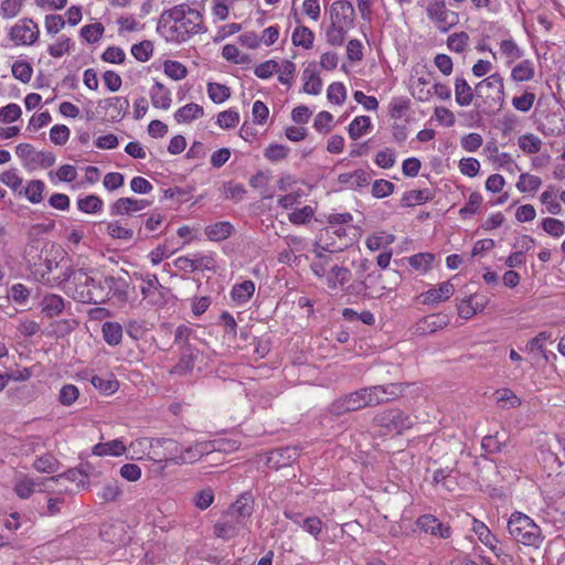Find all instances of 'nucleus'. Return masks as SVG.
Here are the masks:
<instances>
[{
	"label": "nucleus",
	"mask_w": 565,
	"mask_h": 565,
	"mask_svg": "<svg viewBox=\"0 0 565 565\" xmlns=\"http://www.w3.org/2000/svg\"><path fill=\"white\" fill-rule=\"evenodd\" d=\"M416 524L422 531L433 536L448 539L451 535L450 526L445 525L433 514L420 515Z\"/></svg>",
	"instance_id": "15"
},
{
	"label": "nucleus",
	"mask_w": 565,
	"mask_h": 565,
	"mask_svg": "<svg viewBox=\"0 0 565 565\" xmlns=\"http://www.w3.org/2000/svg\"><path fill=\"white\" fill-rule=\"evenodd\" d=\"M371 119L369 116H358L349 125L348 132L352 140L359 139L371 128Z\"/></svg>",
	"instance_id": "42"
},
{
	"label": "nucleus",
	"mask_w": 565,
	"mask_h": 565,
	"mask_svg": "<svg viewBox=\"0 0 565 565\" xmlns=\"http://www.w3.org/2000/svg\"><path fill=\"white\" fill-rule=\"evenodd\" d=\"M369 407L394 401L404 392L403 383H388L362 387Z\"/></svg>",
	"instance_id": "7"
},
{
	"label": "nucleus",
	"mask_w": 565,
	"mask_h": 565,
	"mask_svg": "<svg viewBox=\"0 0 565 565\" xmlns=\"http://www.w3.org/2000/svg\"><path fill=\"white\" fill-rule=\"evenodd\" d=\"M298 457L299 451L296 447L277 448L268 452L266 463L270 469L279 470L290 466Z\"/></svg>",
	"instance_id": "12"
},
{
	"label": "nucleus",
	"mask_w": 565,
	"mask_h": 565,
	"mask_svg": "<svg viewBox=\"0 0 565 565\" xmlns=\"http://www.w3.org/2000/svg\"><path fill=\"white\" fill-rule=\"evenodd\" d=\"M90 383L95 388H97L99 392L106 395L115 393L119 387L118 381L113 379H103L102 376L98 375H94L90 380Z\"/></svg>",
	"instance_id": "55"
},
{
	"label": "nucleus",
	"mask_w": 565,
	"mask_h": 565,
	"mask_svg": "<svg viewBox=\"0 0 565 565\" xmlns=\"http://www.w3.org/2000/svg\"><path fill=\"white\" fill-rule=\"evenodd\" d=\"M45 183L42 180H31L23 190L25 198L33 204L40 203L43 200V192Z\"/></svg>",
	"instance_id": "44"
},
{
	"label": "nucleus",
	"mask_w": 565,
	"mask_h": 565,
	"mask_svg": "<svg viewBox=\"0 0 565 565\" xmlns=\"http://www.w3.org/2000/svg\"><path fill=\"white\" fill-rule=\"evenodd\" d=\"M369 407L363 390H356L335 398L327 408L333 417H341L345 414Z\"/></svg>",
	"instance_id": "5"
},
{
	"label": "nucleus",
	"mask_w": 565,
	"mask_h": 565,
	"mask_svg": "<svg viewBox=\"0 0 565 565\" xmlns=\"http://www.w3.org/2000/svg\"><path fill=\"white\" fill-rule=\"evenodd\" d=\"M33 68L29 62L15 61L12 65V75L14 78L26 84L31 81Z\"/></svg>",
	"instance_id": "52"
},
{
	"label": "nucleus",
	"mask_w": 565,
	"mask_h": 565,
	"mask_svg": "<svg viewBox=\"0 0 565 565\" xmlns=\"http://www.w3.org/2000/svg\"><path fill=\"white\" fill-rule=\"evenodd\" d=\"M122 491L118 484L117 481H111L106 483L102 490L98 492V498L102 499L104 502H114L116 501L120 495Z\"/></svg>",
	"instance_id": "60"
},
{
	"label": "nucleus",
	"mask_w": 565,
	"mask_h": 565,
	"mask_svg": "<svg viewBox=\"0 0 565 565\" xmlns=\"http://www.w3.org/2000/svg\"><path fill=\"white\" fill-rule=\"evenodd\" d=\"M557 192L558 189L555 185H548L547 189L541 194L540 201L543 205H545V210L543 213H550L553 215H558L562 212V205L557 201Z\"/></svg>",
	"instance_id": "27"
},
{
	"label": "nucleus",
	"mask_w": 565,
	"mask_h": 565,
	"mask_svg": "<svg viewBox=\"0 0 565 565\" xmlns=\"http://www.w3.org/2000/svg\"><path fill=\"white\" fill-rule=\"evenodd\" d=\"M211 451V443L202 441L183 447L178 458H174L175 465L193 463Z\"/></svg>",
	"instance_id": "18"
},
{
	"label": "nucleus",
	"mask_w": 565,
	"mask_h": 565,
	"mask_svg": "<svg viewBox=\"0 0 565 565\" xmlns=\"http://www.w3.org/2000/svg\"><path fill=\"white\" fill-rule=\"evenodd\" d=\"M104 31V25L99 22H96L93 24L84 25L81 29V35L86 40V42L96 43L103 36Z\"/></svg>",
	"instance_id": "58"
},
{
	"label": "nucleus",
	"mask_w": 565,
	"mask_h": 565,
	"mask_svg": "<svg viewBox=\"0 0 565 565\" xmlns=\"http://www.w3.org/2000/svg\"><path fill=\"white\" fill-rule=\"evenodd\" d=\"M411 108V99L405 96L393 97L388 105V115L392 119H401Z\"/></svg>",
	"instance_id": "39"
},
{
	"label": "nucleus",
	"mask_w": 565,
	"mask_h": 565,
	"mask_svg": "<svg viewBox=\"0 0 565 565\" xmlns=\"http://www.w3.org/2000/svg\"><path fill=\"white\" fill-rule=\"evenodd\" d=\"M72 45V40L62 35L56 43L49 46L47 52L53 57H62L64 54L70 53Z\"/></svg>",
	"instance_id": "61"
},
{
	"label": "nucleus",
	"mask_w": 565,
	"mask_h": 565,
	"mask_svg": "<svg viewBox=\"0 0 565 565\" xmlns=\"http://www.w3.org/2000/svg\"><path fill=\"white\" fill-rule=\"evenodd\" d=\"M541 184L542 180L540 177L530 173H522L516 186L521 192H534L541 186Z\"/></svg>",
	"instance_id": "59"
},
{
	"label": "nucleus",
	"mask_w": 565,
	"mask_h": 565,
	"mask_svg": "<svg viewBox=\"0 0 565 565\" xmlns=\"http://www.w3.org/2000/svg\"><path fill=\"white\" fill-rule=\"evenodd\" d=\"M372 423L382 435L397 436L411 429L414 425V419L403 409L391 407L377 412Z\"/></svg>",
	"instance_id": "3"
},
{
	"label": "nucleus",
	"mask_w": 565,
	"mask_h": 565,
	"mask_svg": "<svg viewBox=\"0 0 565 565\" xmlns=\"http://www.w3.org/2000/svg\"><path fill=\"white\" fill-rule=\"evenodd\" d=\"M291 40L294 45L309 50L313 45L315 34L309 28L301 25L295 29Z\"/></svg>",
	"instance_id": "41"
},
{
	"label": "nucleus",
	"mask_w": 565,
	"mask_h": 565,
	"mask_svg": "<svg viewBox=\"0 0 565 565\" xmlns=\"http://www.w3.org/2000/svg\"><path fill=\"white\" fill-rule=\"evenodd\" d=\"M207 94L211 100L215 104H222L231 96V89L218 83L207 84Z\"/></svg>",
	"instance_id": "49"
},
{
	"label": "nucleus",
	"mask_w": 565,
	"mask_h": 565,
	"mask_svg": "<svg viewBox=\"0 0 565 565\" xmlns=\"http://www.w3.org/2000/svg\"><path fill=\"white\" fill-rule=\"evenodd\" d=\"M338 181L352 190H359L370 184L371 174L363 169H358L352 173L339 174Z\"/></svg>",
	"instance_id": "22"
},
{
	"label": "nucleus",
	"mask_w": 565,
	"mask_h": 565,
	"mask_svg": "<svg viewBox=\"0 0 565 565\" xmlns=\"http://www.w3.org/2000/svg\"><path fill=\"white\" fill-rule=\"evenodd\" d=\"M39 26L32 19L24 18L10 29L9 38L19 45H32L39 39Z\"/></svg>",
	"instance_id": "10"
},
{
	"label": "nucleus",
	"mask_w": 565,
	"mask_h": 565,
	"mask_svg": "<svg viewBox=\"0 0 565 565\" xmlns=\"http://www.w3.org/2000/svg\"><path fill=\"white\" fill-rule=\"evenodd\" d=\"M203 115L204 109L202 106L195 103H189L174 113V119L178 124H188Z\"/></svg>",
	"instance_id": "29"
},
{
	"label": "nucleus",
	"mask_w": 565,
	"mask_h": 565,
	"mask_svg": "<svg viewBox=\"0 0 565 565\" xmlns=\"http://www.w3.org/2000/svg\"><path fill=\"white\" fill-rule=\"evenodd\" d=\"M288 153L289 149L286 146L279 143H270L265 149L264 156L271 162H278L287 158Z\"/></svg>",
	"instance_id": "64"
},
{
	"label": "nucleus",
	"mask_w": 565,
	"mask_h": 565,
	"mask_svg": "<svg viewBox=\"0 0 565 565\" xmlns=\"http://www.w3.org/2000/svg\"><path fill=\"white\" fill-rule=\"evenodd\" d=\"M103 338L105 342L111 347H116L122 339V327L118 322L107 321L102 327Z\"/></svg>",
	"instance_id": "35"
},
{
	"label": "nucleus",
	"mask_w": 565,
	"mask_h": 565,
	"mask_svg": "<svg viewBox=\"0 0 565 565\" xmlns=\"http://www.w3.org/2000/svg\"><path fill=\"white\" fill-rule=\"evenodd\" d=\"M500 51L509 64L521 58L523 55L522 49L513 40H503L500 43Z\"/></svg>",
	"instance_id": "47"
},
{
	"label": "nucleus",
	"mask_w": 565,
	"mask_h": 565,
	"mask_svg": "<svg viewBox=\"0 0 565 565\" xmlns=\"http://www.w3.org/2000/svg\"><path fill=\"white\" fill-rule=\"evenodd\" d=\"M104 282L109 292V299L114 298L120 303H126L129 299V281L124 277L104 276Z\"/></svg>",
	"instance_id": "17"
},
{
	"label": "nucleus",
	"mask_w": 565,
	"mask_h": 565,
	"mask_svg": "<svg viewBox=\"0 0 565 565\" xmlns=\"http://www.w3.org/2000/svg\"><path fill=\"white\" fill-rule=\"evenodd\" d=\"M508 531L514 541L527 546H539L543 541L540 526L521 512H514L511 515Z\"/></svg>",
	"instance_id": "4"
},
{
	"label": "nucleus",
	"mask_w": 565,
	"mask_h": 565,
	"mask_svg": "<svg viewBox=\"0 0 565 565\" xmlns=\"http://www.w3.org/2000/svg\"><path fill=\"white\" fill-rule=\"evenodd\" d=\"M519 147L526 153L534 154L541 150L542 141L539 137L527 134L519 138Z\"/></svg>",
	"instance_id": "57"
},
{
	"label": "nucleus",
	"mask_w": 565,
	"mask_h": 565,
	"mask_svg": "<svg viewBox=\"0 0 565 565\" xmlns=\"http://www.w3.org/2000/svg\"><path fill=\"white\" fill-rule=\"evenodd\" d=\"M494 74L479 82L475 87L476 106L486 111L491 107L490 99H492Z\"/></svg>",
	"instance_id": "21"
},
{
	"label": "nucleus",
	"mask_w": 565,
	"mask_h": 565,
	"mask_svg": "<svg viewBox=\"0 0 565 565\" xmlns=\"http://www.w3.org/2000/svg\"><path fill=\"white\" fill-rule=\"evenodd\" d=\"M541 130L544 135L559 136L565 132L564 111L557 109L548 113L541 121Z\"/></svg>",
	"instance_id": "19"
},
{
	"label": "nucleus",
	"mask_w": 565,
	"mask_h": 565,
	"mask_svg": "<svg viewBox=\"0 0 565 565\" xmlns=\"http://www.w3.org/2000/svg\"><path fill=\"white\" fill-rule=\"evenodd\" d=\"M327 98L330 103L342 105L347 98V89L340 82H333L327 90Z\"/></svg>",
	"instance_id": "54"
},
{
	"label": "nucleus",
	"mask_w": 565,
	"mask_h": 565,
	"mask_svg": "<svg viewBox=\"0 0 565 565\" xmlns=\"http://www.w3.org/2000/svg\"><path fill=\"white\" fill-rule=\"evenodd\" d=\"M349 28L330 24L326 32L327 42L332 46H340L345 41Z\"/></svg>",
	"instance_id": "46"
},
{
	"label": "nucleus",
	"mask_w": 565,
	"mask_h": 565,
	"mask_svg": "<svg viewBox=\"0 0 565 565\" xmlns=\"http://www.w3.org/2000/svg\"><path fill=\"white\" fill-rule=\"evenodd\" d=\"M449 322L450 318L446 313L428 315L416 322L415 333L418 335L431 334L447 327Z\"/></svg>",
	"instance_id": "13"
},
{
	"label": "nucleus",
	"mask_w": 565,
	"mask_h": 565,
	"mask_svg": "<svg viewBox=\"0 0 565 565\" xmlns=\"http://www.w3.org/2000/svg\"><path fill=\"white\" fill-rule=\"evenodd\" d=\"M150 446L152 448L154 447H161L163 448L164 452L162 456L157 450H153V455L158 457V461H171L174 463V458H178L181 454L182 445H180L178 441L169 438H161V439H153L150 443Z\"/></svg>",
	"instance_id": "20"
},
{
	"label": "nucleus",
	"mask_w": 565,
	"mask_h": 565,
	"mask_svg": "<svg viewBox=\"0 0 565 565\" xmlns=\"http://www.w3.org/2000/svg\"><path fill=\"white\" fill-rule=\"evenodd\" d=\"M77 207L87 214L97 213L103 209V200L95 194H89L77 200Z\"/></svg>",
	"instance_id": "45"
},
{
	"label": "nucleus",
	"mask_w": 565,
	"mask_h": 565,
	"mask_svg": "<svg viewBox=\"0 0 565 565\" xmlns=\"http://www.w3.org/2000/svg\"><path fill=\"white\" fill-rule=\"evenodd\" d=\"M431 199L433 195L428 189L411 190L404 193L401 202L404 206H414L416 204H424Z\"/></svg>",
	"instance_id": "38"
},
{
	"label": "nucleus",
	"mask_w": 565,
	"mask_h": 565,
	"mask_svg": "<svg viewBox=\"0 0 565 565\" xmlns=\"http://www.w3.org/2000/svg\"><path fill=\"white\" fill-rule=\"evenodd\" d=\"M382 280L383 274L379 271H372L365 277L363 281L360 282V286L361 289L365 291V296L372 299H379L385 294L395 290L402 280V276L397 270H394L392 273L391 285H385L382 282Z\"/></svg>",
	"instance_id": "6"
},
{
	"label": "nucleus",
	"mask_w": 565,
	"mask_h": 565,
	"mask_svg": "<svg viewBox=\"0 0 565 565\" xmlns=\"http://www.w3.org/2000/svg\"><path fill=\"white\" fill-rule=\"evenodd\" d=\"M351 271L349 268L343 266L334 265L331 267L329 275L327 276V286L330 289H337L338 286H343L350 280Z\"/></svg>",
	"instance_id": "31"
},
{
	"label": "nucleus",
	"mask_w": 565,
	"mask_h": 565,
	"mask_svg": "<svg viewBox=\"0 0 565 565\" xmlns=\"http://www.w3.org/2000/svg\"><path fill=\"white\" fill-rule=\"evenodd\" d=\"M332 24L351 29L354 23V8L348 0L334 1L329 9Z\"/></svg>",
	"instance_id": "11"
},
{
	"label": "nucleus",
	"mask_w": 565,
	"mask_h": 565,
	"mask_svg": "<svg viewBox=\"0 0 565 565\" xmlns=\"http://www.w3.org/2000/svg\"><path fill=\"white\" fill-rule=\"evenodd\" d=\"M497 404L503 408H516L521 399L510 388H501L497 390Z\"/></svg>",
	"instance_id": "48"
},
{
	"label": "nucleus",
	"mask_w": 565,
	"mask_h": 565,
	"mask_svg": "<svg viewBox=\"0 0 565 565\" xmlns=\"http://www.w3.org/2000/svg\"><path fill=\"white\" fill-rule=\"evenodd\" d=\"M79 396L78 388L73 384H65L60 390L58 402L63 406H71Z\"/></svg>",
	"instance_id": "62"
},
{
	"label": "nucleus",
	"mask_w": 565,
	"mask_h": 565,
	"mask_svg": "<svg viewBox=\"0 0 565 565\" xmlns=\"http://www.w3.org/2000/svg\"><path fill=\"white\" fill-rule=\"evenodd\" d=\"M163 68L164 73L174 81L183 79L188 75L186 67L178 61H166Z\"/></svg>",
	"instance_id": "56"
},
{
	"label": "nucleus",
	"mask_w": 565,
	"mask_h": 565,
	"mask_svg": "<svg viewBox=\"0 0 565 565\" xmlns=\"http://www.w3.org/2000/svg\"><path fill=\"white\" fill-rule=\"evenodd\" d=\"M455 292V287L450 281H444L419 295L420 302L426 306H436L448 300Z\"/></svg>",
	"instance_id": "14"
},
{
	"label": "nucleus",
	"mask_w": 565,
	"mask_h": 565,
	"mask_svg": "<svg viewBox=\"0 0 565 565\" xmlns=\"http://www.w3.org/2000/svg\"><path fill=\"white\" fill-rule=\"evenodd\" d=\"M456 100L460 106H468L475 98V90L471 89L465 78H456L455 83Z\"/></svg>",
	"instance_id": "36"
},
{
	"label": "nucleus",
	"mask_w": 565,
	"mask_h": 565,
	"mask_svg": "<svg viewBox=\"0 0 565 565\" xmlns=\"http://www.w3.org/2000/svg\"><path fill=\"white\" fill-rule=\"evenodd\" d=\"M303 79H305L303 90L307 94L318 95L321 93L322 81L316 74L315 64L309 65L303 70Z\"/></svg>",
	"instance_id": "30"
},
{
	"label": "nucleus",
	"mask_w": 565,
	"mask_h": 565,
	"mask_svg": "<svg viewBox=\"0 0 565 565\" xmlns=\"http://www.w3.org/2000/svg\"><path fill=\"white\" fill-rule=\"evenodd\" d=\"M153 53V44L149 40H143L131 46V54L139 62H147Z\"/></svg>",
	"instance_id": "53"
},
{
	"label": "nucleus",
	"mask_w": 565,
	"mask_h": 565,
	"mask_svg": "<svg viewBox=\"0 0 565 565\" xmlns=\"http://www.w3.org/2000/svg\"><path fill=\"white\" fill-rule=\"evenodd\" d=\"M64 307V299L55 294L46 295L41 301L42 312L49 318L60 316Z\"/></svg>",
	"instance_id": "28"
},
{
	"label": "nucleus",
	"mask_w": 565,
	"mask_h": 565,
	"mask_svg": "<svg viewBox=\"0 0 565 565\" xmlns=\"http://www.w3.org/2000/svg\"><path fill=\"white\" fill-rule=\"evenodd\" d=\"M253 512V497L249 492H245L231 505L230 514L239 519H245L252 515Z\"/></svg>",
	"instance_id": "25"
},
{
	"label": "nucleus",
	"mask_w": 565,
	"mask_h": 565,
	"mask_svg": "<svg viewBox=\"0 0 565 565\" xmlns=\"http://www.w3.org/2000/svg\"><path fill=\"white\" fill-rule=\"evenodd\" d=\"M472 530L478 536L479 541L487 546L491 553L494 552V535L490 529L481 521L473 519Z\"/></svg>",
	"instance_id": "40"
},
{
	"label": "nucleus",
	"mask_w": 565,
	"mask_h": 565,
	"mask_svg": "<svg viewBox=\"0 0 565 565\" xmlns=\"http://www.w3.org/2000/svg\"><path fill=\"white\" fill-rule=\"evenodd\" d=\"M157 31L168 42L182 43L195 34L204 33L206 28L199 9L181 3L162 11Z\"/></svg>",
	"instance_id": "1"
},
{
	"label": "nucleus",
	"mask_w": 565,
	"mask_h": 565,
	"mask_svg": "<svg viewBox=\"0 0 565 565\" xmlns=\"http://www.w3.org/2000/svg\"><path fill=\"white\" fill-rule=\"evenodd\" d=\"M150 205V201L143 199L120 198L110 205V214L114 216L130 215Z\"/></svg>",
	"instance_id": "16"
},
{
	"label": "nucleus",
	"mask_w": 565,
	"mask_h": 565,
	"mask_svg": "<svg viewBox=\"0 0 565 565\" xmlns=\"http://www.w3.org/2000/svg\"><path fill=\"white\" fill-rule=\"evenodd\" d=\"M427 15L441 32H447L458 23V14L448 10L444 0L430 2Z\"/></svg>",
	"instance_id": "8"
},
{
	"label": "nucleus",
	"mask_w": 565,
	"mask_h": 565,
	"mask_svg": "<svg viewBox=\"0 0 565 565\" xmlns=\"http://www.w3.org/2000/svg\"><path fill=\"white\" fill-rule=\"evenodd\" d=\"M33 467L39 472L53 473L60 469V461L51 454H45L35 459Z\"/></svg>",
	"instance_id": "43"
},
{
	"label": "nucleus",
	"mask_w": 565,
	"mask_h": 565,
	"mask_svg": "<svg viewBox=\"0 0 565 565\" xmlns=\"http://www.w3.org/2000/svg\"><path fill=\"white\" fill-rule=\"evenodd\" d=\"M435 259L434 254L418 253L408 258V264L416 270L428 271Z\"/></svg>",
	"instance_id": "51"
},
{
	"label": "nucleus",
	"mask_w": 565,
	"mask_h": 565,
	"mask_svg": "<svg viewBox=\"0 0 565 565\" xmlns=\"http://www.w3.org/2000/svg\"><path fill=\"white\" fill-rule=\"evenodd\" d=\"M195 354L193 347H184L180 349L179 362L171 370L172 374L184 375L190 373L194 367Z\"/></svg>",
	"instance_id": "23"
},
{
	"label": "nucleus",
	"mask_w": 565,
	"mask_h": 565,
	"mask_svg": "<svg viewBox=\"0 0 565 565\" xmlns=\"http://www.w3.org/2000/svg\"><path fill=\"white\" fill-rule=\"evenodd\" d=\"M542 228L554 237H561L565 233V224L558 218L546 217L542 221Z\"/></svg>",
	"instance_id": "63"
},
{
	"label": "nucleus",
	"mask_w": 565,
	"mask_h": 565,
	"mask_svg": "<svg viewBox=\"0 0 565 565\" xmlns=\"http://www.w3.org/2000/svg\"><path fill=\"white\" fill-rule=\"evenodd\" d=\"M146 286L141 287V295L145 299H149L150 303L163 307L168 303L170 289L162 286L156 274H147L143 278Z\"/></svg>",
	"instance_id": "9"
},
{
	"label": "nucleus",
	"mask_w": 565,
	"mask_h": 565,
	"mask_svg": "<svg viewBox=\"0 0 565 565\" xmlns=\"http://www.w3.org/2000/svg\"><path fill=\"white\" fill-rule=\"evenodd\" d=\"M105 107L111 110L113 120H119L128 113L129 100L126 97H110L105 99Z\"/></svg>",
	"instance_id": "33"
},
{
	"label": "nucleus",
	"mask_w": 565,
	"mask_h": 565,
	"mask_svg": "<svg viewBox=\"0 0 565 565\" xmlns=\"http://www.w3.org/2000/svg\"><path fill=\"white\" fill-rule=\"evenodd\" d=\"M107 234L116 239L128 241L134 236V231L131 228L125 227L121 225L120 221H111L107 223Z\"/></svg>",
	"instance_id": "50"
},
{
	"label": "nucleus",
	"mask_w": 565,
	"mask_h": 565,
	"mask_svg": "<svg viewBox=\"0 0 565 565\" xmlns=\"http://www.w3.org/2000/svg\"><path fill=\"white\" fill-rule=\"evenodd\" d=\"M234 233V226L227 221L216 222L205 227V235L212 242H222Z\"/></svg>",
	"instance_id": "26"
},
{
	"label": "nucleus",
	"mask_w": 565,
	"mask_h": 565,
	"mask_svg": "<svg viewBox=\"0 0 565 565\" xmlns=\"http://www.w3.org/2000/svg\"><path fill=\"white\" fill-rule=\"evenodd\" d=\"M90 268H67L64 273L66 281L74 285L73 298L83 303L103 305L109 300V292L103 279H96Z\"/></svg>",
	"instance_id": "2"
},
{
	"label": "nucleus",
	"mask_w": 565,
	"mask_h": 565,
	"mask_svg": "<svg viewBox=\"0 0 565 565\" xmlns=\"http://www.w3.org/2000/svg\"><path fill=\"white\" fill-rule=\"evenodd\" d=\"M126 451V446L121 440L115 439L107 443H99L93 447V454L96 456H120Z\"/></svg>",
	"instance_id": "34"
},
{
	"label": "nucleus",
	"mask_w": 565,
	"mask_h": 565,
	"mask_svg": "<svg viewBox=\"0 0 565 565\" xmlns=\"http://www.w3.org/2000/svg\"><path fill=\"white\" fill-rule=\"evenodd\" d=\"M535 75L534 63L530 60H524L516 64L511 72V76L515 82H529Z\"/></svg>",
	"instance_id": "37"
},
{
	"label": "nucleus",
	"mask_w": 565,
	"mask_h": 565,
	"mask_svg": "<svg viewBox=\"0 0 565 565\" xmlns=\"http://www.w3.org/2000/svg\"><path fill=\"white\" fill-rule=\"evenodd\" d=\"M151 104L156 108L168 109L171 106V93L160 82H154L150 89Z\"/></svg>",
	"instance_id": "24"
},
{
	"label": "nucleus",
	"mask_w": 565,
	"mask_h": 565,
	"mask_svg": "<svg viewBox=\"0 0 565 565\" xmlns=\"http://www.w3.org/2000/svg\"><path fill=\"white\" fill-rule=\"evenodd\" d=\"M255 292V284L252 280H244L233 286L231 297L237 303L247 302Z\"/></svg>",
	"instance_id": "32"
}]
</instances>
